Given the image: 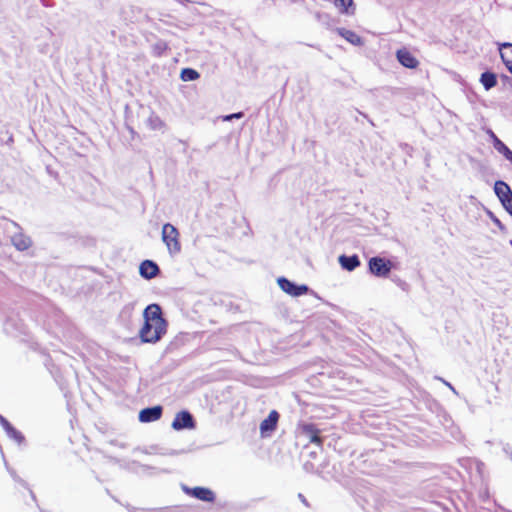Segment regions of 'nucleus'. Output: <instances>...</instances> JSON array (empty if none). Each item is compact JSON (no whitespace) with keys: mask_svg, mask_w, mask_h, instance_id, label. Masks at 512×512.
<instances>
[{"mask_svg":"<svg viewBox=\"0 0 512 512\" xmlns=\"http://www.w3.org/2000/svg\"><path fill=\"white\" fill-rule=\"evenodd\" d=\"M145 323L139 335L144 343H156L167 332V321L162 317L158 304H150L144 310Z\"/></svg>","mask_w":512,"mask_h":512,"instance_id":"obj_1","label":"nucleus"},{"mask_svg":"<svg viewBox=\"0 0 512 512\" xmlns=\"http://www.w3.org/2000/svg\"><path fill=\"white\" fill-rule=\"evenodd\" d=\"M162 241L167 247V250L171 256H175L181 252L180 234L178 229L170 224L166 223L162 227Z\"/></svg>","mask_w":512,"mask_h":512,"instance_id":"obj_2","label":"nucleus"},{"mask_svg":"<svg viewBox=\"0 0 512 512\" xmlns=\"http://www.w3.org/2000/svg\"><path fill=\"white\" fill-rule=\"evenodd\" d=\"M494 191L505 210L512 216V191L504 181H496Z\"/></svg>","mask_w":512,"mask_h":512,"instance_id":"obj_3","label":"nucleus"},{"mask_svg":"<svg viewBox=\"0 0 512 512\" xmlns=\"http://www.w3.org/2000/svg\"><path fill=\"white\" fill-rule=\"evenodd\" d=\"M172 428L176 431L184 429H195L196 423L192 414L186 410L178 412L171 424Z\"/></svg>","mask_w":512,"mask_h":512,"instance_id":"obj_4","label":"nucleus"},{"mask_svg":"<svg viewBox=\"0 0 512 512\" xmlns=\"http://www.w3.org/2000/svg\"><path fill=\"white\" fill-rule=\"evenodd\" d=\"M368 265L370 272L377 277H386L391 271L390 262L381 257H372Z\"/></svg>","mask_w":512,"mask_h":512,"instance_id":"obj_5","label":"nucleus"},{"mask_svg":"<svg viewBox=\"0 0 512 512\" xmlns=\"http://www.w3.org/2000/svg\"><path fill=\"white\" fill-rule=\"evenodd\" d=\"M279 287L287 294L297 297L306 294L308 287L306 285H297L285 277H279L277 279Z\"/></svg>","mask_w":512,"mask_h":512,"instance_id":"obj_6","label":"nucleus"},{"mask_svg":"<svg viewBox=\"0 0 512 512\" xmlns=\"http://www.w3.org/2000/svg\"><path fill=\"white\" fill-rule=\"evenodd\" d=\"M183 490L190 496H193L199 500L205 502H213L215 500V494L212 490L204 487H194L188 488L186 486L183 487Z\"/></svg>","mask_w":512,"mask_h":512,"instance_id":"obj_7","label":"nucleus"},{"mask_svg":"<svg viewBox=\"0 0 512 512\" xmlns=\"http://www.w3.org/2000/svg\"><path fill=\"white\" fill-rule=\"evenodd\" d=\"M279 414L277 411L272 410L268 417L264 419L260 424V432L262 437L269 436L271 432L276 429Z\"/></svg>","mask_w":512,"mask_h":512,"instance_id":"obj_8","label":"nucleus"},{"mask_svg":"<svg viewBox=\"0 0 512 512\" xmlns=\"http://www.w3.org/2000/svg\"><path fill=\"white\" fill-rule=\"evenodd\" d=\"M139 273L144 279H153L159 273V266L152 260H144L139 266Z\"/></svg>","mask_w":512,"mask_h":512,"instance_id":"obj_9","label":"nucleus"},{"mask_svg":"<svg viewBox=\"0 0 512 512\" xmlns=\"http://www.w3.org/2000/svg\"><path fill=\"white\" fill-rule=\"evenodd\" d=\"M163 409L161 406L148 407L140 411L139 421L142 423H149L160 419Z\"/></svg>","mask_w":512,"mask_h":512,"instance_id":"obj_10","label":"nucleus"},{"mask_svg":"<svg viewBox=\"0 0 512 512\" xmlns=\"http://www.w3.org/2000/svg\"><path fill=\"white\" fill-rule=\"evenodd\" d=\"M398 61L406 68H416L418 60L406 49H399L396 53Z\"/></svg>","mask_w":512,"mask_h":512,"instance_id":"obj_11","label":"nucleus"},{"mask_svg":"<svg viewBox=\"0 0 512 512\" xmlns=\"http://www.w3.org/2000/svg\"><path fill=\"white\" fill-rule=\"evenodd\" d=\"M338 261L344 270H347L350 272L355 270L358 266H360V260L357 255H351V256L341 255V256H339Z\"/></svg>","mask_w":512,"mask_h":512,"instance_id":"obj_12","label":"nucleus"},{"mask_svg":"<svg viewBox=\"0 0 512 512\" xmlns=\"http://www.w3.org/2000/svg\"><path fill=\"white\" fill-rule=\"evenodd\" d=\"M499 51L502 61L510 73H512V43L500 44Z\"/></svg>","mask_w":512,"mask_h":512,"instance_id":"obj_13","label":"nucleus"},{"mask_svg":"<svg viewBox=\"0 0 512 512\" xmlns=\"http://www.w3.org/2000/svg\"><path fill=\"white\" fill-rule=\"evenodd\" d=\"M489 133L493 140V147L507 160L511 159L512 151L492 131H489Z\"/></svg>","mask_w":512,"mask_h":512,"instance_id":"obj_14","label":"nucleus"},{"mask_svg":"<svg viewBox=\"0 0 512 512\" xmlns=\"http://www.w3.org/2000/svg\"><path fill=\"white\" fill-rule=\"evenodd\" d=\"M303 432L309 438L311 443H314L318 446L322 444V438L319 436L318 429L315 428L312 424L304 425Z\"/></svg>","mask_w":512,"mask_h":512,"instance_id":"obj_15","label":"nucleus"},{"mask_svg":"<svg viewBox=\"0 0 512 512\" xmlns=\"http://www.w3.org/2000/svg\"><path fill=\"white\" fill-rule=\"evenodd\" d=\"M337 32L341 37H343L345 40H347L353 45L358 46L362 44L361 37L351 30L345 28H338Z\"/></svg>","mask_w":512,"mask_h":512,"instance_id":"obj_16","label":"nucleus"},{"mask_svg":"<svg viewBox=\"0 0 512 512\" xmlns=\"http://www.w3.org/2000/svg\"><path fill=\"white\" fill-rule=\"evenodd\" d=\"M480 82L485 88V90H490L497 84V76L495 73L486 71L481 74Z\"/></svg>","mask_w":512,"mask_h":512,"instance_id":"obj_17","label":"nucleus"},{"mask_svg":"<svg viewBox=\"0 0 512 512\" xmlns=\"http://www.w3.org/2000/svg\"><path fill=\"white\" fill-rule=\"evenodd\" d=\"M168 50V44L164 40H157L152 45V53L156 57L162 56Z\"/></svg>","mask_w":512,"mask_h":512,"instance_id":"obj_18","label":"nucleus"},{"mask_svg":"<svg viewBox=\"0 0 512 512\" xmlns=\"http://www.w3.org/2000/svg\"><path fill=\"white\" fill-rule=\"evenodd\" d=\"M200 77L199 73L192 68H184L181 71L180 78L181 80L187 82V81H194Z\"/></svg>","mask_w":512,"mask_h":512,"instance_id":"obj_19","label":"nucleus"},{"mask_svg":"<svg viewBox=\"0 0 512 512\" xmlns=\"http://www.w3.org/2000/svg\"><path fill=\"white\" fill-rule=\"evenodd\" d=\"M334 5L342 12L353 14V12H349V8L354 7L353 0H334Z\"/></svg>","mask_w":512,"mask_h":512,"instance_id":"obj_20","label":"nucleus"},{"mask_svg":"<svg viewBox=\"0 0 512 512\" xmlns=\"http://www.w3.org/2000/svg\"><path fill=\"white\" fill-rule=\"evenodd\" d=\"M149 125L153 130H163L165 128V123L155 115H152L149 118Z\"/></svg>","mask_w":512,"mask_h":512,"instance_id":"obj_21","label":"nucleus"},{"mask_svg":"<svg viewBox=\"0 0 512 512\" xmlns=\"http://www.w3.org/2000/svg\"><path fill=\"white\" fill-rule=\"evenodd\" d=\"M243 112H237L233 114H229L223 117V121H231L232 119H240L243 117Z\"/></svg>","mask_w":512,"mask_h":512,"instance_id":"obj_22","label":"nucleus"},{"mask_svg":"<svg viewBox=\"0 0 512 512\" xmlns=\"http://www.w3.org/2000/svg\"><path fill=\"white\" fill-rule=\"evenodd\" d=\"M490 218L492 221L501 229L504 230V225L501 223V221L495 217L491 212H489Z\"/></svg>","mask_w":512,"mask_h":512,"instance_id":"obj_23","label":"nucleus"},{"mask_svg":"<svg viewBox=\"0 0 512 512\" xmlns=\"http://www.w3.org/2000/svg\"><path fill=\"white\" fill-rule=\"evenodd\" d=\"M436 379L442 381L447 387H449L455 394H457L455 388L447 381H445L444 379L440 378V377H436Z\"/></svg>","mask_w":512,"mask_h":512,"instance_id":"obj_24","label":"nucleus"},{"mask_svg":"<svg viewBox=\"0 0 512 512\" xmlns=\"http://www.w3.org/2000/svg\"><path fill=\"white\" fill-rule=\"evenodd\" d=\"M504 450H505L506 453H509L510 458L512 460V450L510 452H509L508 448H504Z\"/></svg>","mask_w":512,"mask_h":512,"instance_id":"obj_25","label":"nucleus"},{"mask_svg":"<svg viewBox=\"0 0 512 512\" xmlns=\"http://www.w3.org/2000/svg\"><path fill=\"white\" fill-rule=\"evenodd\" d=\"M299 498L301 499V501H302L303 503H305V504H306V500H305V498L303 497V495H302V494H299Z\"/></svg>","mask_w":512,"mask_h":512,"instance_id":"obj_26","label":"nucleus"},{"mask_svg":"<svg viewBox=\"0 0 512 512\" xmlns=\"http://www.w3.org/2000/svg\"><path fill=\"white\" fill-rule=\"evenodd\" d=\"M508 160H509V161L511 162V164H512V157H511V159H508Z\"/></svg>","mask_w":512,"mask_h":512,"instance_id":"obj_27","label":"nucleus"}]
</instances>
